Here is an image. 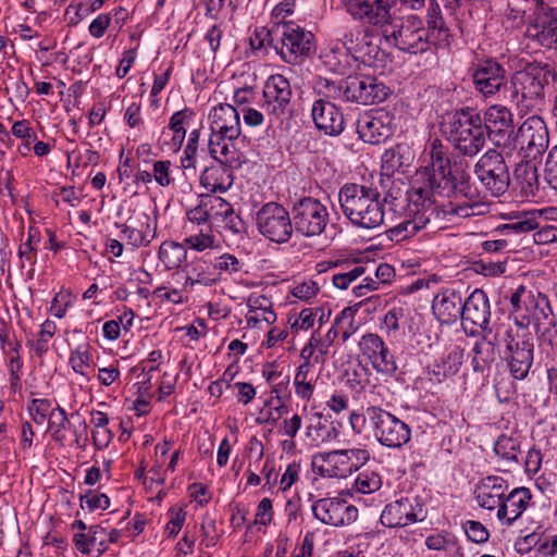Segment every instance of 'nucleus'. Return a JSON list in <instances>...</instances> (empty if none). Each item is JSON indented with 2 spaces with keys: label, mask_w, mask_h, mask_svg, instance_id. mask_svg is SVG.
<instances>
[{
  "label": "nucleus",
  "mask_w": 557,
  "mask_h": 557,
  "mask_svg": "<svg viewBox=\"0 0 557 557\" xmlns=\"http://www.w3.org/2000/svg\"><path fill=\"white\" fill-rule=\"evenodd\" d=\"M417 188L429 189L431 191L430 198L435 199V194L445 197H453L455 199L463 198L461 203L449 201L447 205H438L436 209L445 213V223L451 220V216L470 218L478 212L475 209L482 205L478 201L479 190L471 182V176L465 170L455 168L454 172L448 175L443 182L438 181L435 176H428L425 182L416 186Z\"/></svg>",
  "instance_id": "f257e3e1"
},
{
  "label": "nucleus",
  "mask_w": 557,
  "mask_h": 557,
  "mask_svg": "<svg viewBox=\"0 0 557 557\" xmlns=\"http://www.w3.org/2000/svg\"><path fill=\"white\" fill-rule=\"evenodd\" d=\"M338 201L343 214L356 227L373 230L384 222V205L376 188L356 183L344 184L338 191Z\"/></svg>",
  "instance_id": "f03ea898"
},
{
  "label": "nucleus",
  "mask_w": 557,
  "mask_h": 557,
  "mask_svg": "<svg viewBox=\"0 0 557 557\" xmlns=\"http://www.w3.org/2000/svg\"><path fill=\"white\" fill-rule=\"evenodd\" d=\"M314 91L326 98L368 106L383 102L391 90L375 76L356 74L341 79L337 84L326 78H319L314 85Z\"/></svg>",
  "instance_id": "7ed1b4c3"
},
{
  "label": "nucleus",
  "mask_w": 557,
  "mask_h": 557,
  "mask_svg": "<svg viewBox=\"0 0 557 557\" xmlns=\"http://www.w3.org/2000/svg\"><path fill=\"white\" fill-rule=\"evenodd\" d=\"M349 423L357 433L367 426L373 437L386 448H401L411 440L410 426L381 406H368L362 413L352 411Z\"/></svg>",
  "instance_id": "20e7f679"
},
{
  "label": "nucleus",
  "mask_w": 557,
  "mask_h": 557,
  "mask_svg": "<svg viewBox=\"0 0 557 557\" xmlns=\"http://www.w3.org/2000/svg\"><path fill=\"white\" fill-rule=\"evenodd\" d=\"M429 189L413 186L408 196V210L411 219L403 221L388 231L392 240L403 242L422 230L435 233L445 228V213L436 209V200L430 198Z\"/></svg>",
  "instance_id": "39448f33"
},
{
  "label": "nucleus",
  "mask_w": 557,
  "mask_h": 557,
  "mask_svg": "<svg viewBox=\"0 0 557 557\" xmlns=\"http://www.w3.org/2000/svg\"><path fill=\"white\" fill-rule=\"evenodd\" d=\"M483 124L480 113L466 107L446 115L443 133L459 154L473 158L486 143Z\"/></svg>",
  "instance_id": "423d86ee"
},
{
  "label": "nucleus",
  "mask_w": 557,
  "mask_h": 557,
  "mask_svg": "<svg viewBox=\"0 0 557 557\" xmlns=\"http://www.w3.org/2000/svg\"><path fill=\"white\" fill-rule=\"evenodd\" d=\"M272 46L287 63H297L309 57L313 50V34L294 22L275 23L267 30L257 48Z\"/></svg>",
  "instance_id": "0eeeda50"
},
{
  "label": "nucleus",
  "mask_w": 557,
  "mask_h": 557,
  "mask_svg": "<svg viewBox=\"0 0 557 557\" xmlns=\"http://www.w3.org/2000/svg\"><path fill=\"white\" fill-rule=\"evenodd\" d=\"M557 81V74L548 64L530 63L516 72L510 81V100L521 110H530L544 98V87Z\"/></svg>",
  "instance_id": "6e6552de"
},
{
  "label": "nucleus",
  "mask_w": 557,
  "mask_h": 557,
  "mask_svg": "<svg viewBox=\"0 0 557 557\" xmlns=\"http://www.w3.org/2000/svg\"><path fill=\"white\" fill-rule=\"evenodd\" d=\"M524 319L525 317H522L521 321L516 319V329L506 326L500 337L504 345V359L516 380L528 376L534 359V335Z\"/></svg>",
  "instance_id": "1a4fd4ad"
},
{
  "label": "nucleus",
  "mask_w": 557,
  "mask_h": 557,
  "mask_svg": "<svg viewBox=\"0 0 557 557\" xmlns=\"http://www.w3.org/2000/svg\"><path fill=\"white\" fill-rule=\"evenodd\" d=\"M384 36L391 46L410 54L423 53L433 44L429 30L416 15L396 20L391 27L384 29Z\"/></svg>",
  "instance_id": "9d476101"
},
{
  "label": "nucleus",
  "mask_w": 557,
  "mask_h": 557,
  "mask_svg": "<svg viewBox=\"0 0 557 557\" xmlns=\"http://www.w3.org/2000/svg\"><path fill=\"white\" fill-rule=\"evenodd\" d=\"M525 38L547 48L557 50V8H552L544 0L528 3Z\"/></svg>",
  "instance_id": "9b49d317"
},
{
  "label": "nucleus",
  "mask_w": 557,
  "mask_h": 557,
  "mask_svg": "<svg viewBox=\"0 0 557 557\" xmlns=\"http://www.w3.org/2000/svg\"><path fill=\"white\" fill-rule=\"evenodd\" d=\"M293 227L305 237H315L324 233L330 214L319 199L306 196L297 199L292 207Z\"/></svg>",
  "instance_id": "f8f14e48"
},
{
  "label": "nucleus",
  "mask_w": 557,
  "mask_h": 557,
  "mask_svg": "<svg viewBox=\"0 0 557 557\" xmlns=\"http://www.w3.org/2000/svg\"><path fill=\"white\" fill-rule=\"evenodd\" d=\"M474 174L494 197L504 195L510 186L509 169L504 156L496 149L485 151L474 165Z\"/></svg>",
  "instance_id": "ddd939ff"
},
{
  "label": "nucleus",
  "mask_w": 557,
  "mask_h": 557,
  "mask_svg": "<svg viewBox=\"0 0 557 557\" xmlns=\"http://www.w3.org/2000/svg\"><path fill=\"white\" fill-rule=\"evenodd\" d=\"M258 231L271 242L287 243L294 232L293 214L277 202H268L257 212Z\"/></svg>",
  "instance_id": "4468645a"
},
{
  "label": "nucleus",
  "mask_w": 557,
  "mask_h": 557,
  "mask_svg": "<svg viewBox=\"0 0 557 557\" xmlns=\"http://www.w3.org/2000/svg\"><path fill=\"white\" fill-rule=\"evenodd\" d=\"M293 90L289 81L282 74L271 75L263 87V108L270 124L282 122L293 114Z\"/></svg>",
  "instance_id": "2eb2a0df"
},
{
  "label": "nucleus",
  "mask_w": 557,
  "mask_h": 557,
  "mask_svg": "<svg viewBox=\"0 0 557 557\" xmlns=\"http://www.w3.org/2000/svg\"><path fill=\"white\" fill-rule=\"evenodd\" d=\"M485 138L497 148L511 151L515 149V125L512 113L504 106H492L481 116Z\"/></svg>",
  "instance_id": "dca6fc26"
},
{
  "label": "nucleus",
  "mask_w": 557,
  "mask_h": 557,
  "mask_svg": "<svg viewBox=\"0 0 557 557\" xmlns=\"http://www.w3.org/2000/svg\"><path fill=\"white\" fill-rule=\"evenodd\" d=\"M461 325L468 336H478L491 330V305L487 294L480 288L474 289L463 301Z\"/></svg>",
  "instance_id": "f3484780"
},
{
  "label": "nucleus",
  "mask_w": 557,
  "mask_h": 557,
  "mask_svg": "<svg viewBox=\"0 0 557 557\" xmlns=\"http://www.w3.org/2000/svg\"><path fill=\"white\" fill-rule=\"evenodd\" d=\"M549 144L546 123L539 115L529 116L515 135V149L519 147L525 158L536 159L542 156Z\"/></svg>",
  "instance_id": "a211bd4d"
},
{
  "label": "nucleus",
  "mask_w": 557,
  "mask_h": 557,
  "mask_svg": "<svg viewBox=\"0 0 557 557\" xmlns=\"http://www.w3.org/2000/svg\"><path fill=\"white\" fill-rule=\"evenodd\" d=\"M509 300L512 312L518 314L515 320L521 321L522 317H525L524 322L528 321V325L531 318L539 321L540 319H547L553 313L548 297L540 292L534 293L524 285L518 286L510 295Z\"/></svg>",
  "instance_id": "6ab92c4d"
},
{
  "label": "nucleus",
  "mask_w": 557,
  "mask_h": 557,
  "mask_svg": "<svg viewBox=\"0 0 557 557\" xmlns=\"http://www.w3.org/2000/svg\"><path fill=\"white\" fill-rule=\"evenodd\" d=\"M394 115L383 109L364 112L356 122L359 138L371 145L384 143L394 134Z\"/></svg>",
  "instance_id": "aec40b11"
},
{
  "label": "nucleus",
  "mask_w": 557,
  "mask_h": 557,
  "mask_svg": "<svg viewBox=\"0 0 557 557\" xmlns=\"http://www.w3.org/2000/svg\"><path fill=\"white\" fill-rule=\"evenodd\" d=\"M471 79L475 91L485 98L507 88V71L494 59L478 62L471 69Z\"/></svg>",
  "instance_id": "412c9836"
},
{
  "label": "nucleus",
  "mask_w": 557,
  "mask_h": 557,
  "mask_svg": "<svg viewBox=\"0 0 557 557\" xmlns=\"http://www.w3.org/2000/svg\"><path fill=\"white\" fill-rule=\"evenodd\" d=\"M312 513L323 524L344 527L355 522L358 509L341 497H325L313 502Z\"/></svg>",
  "instance_id": "4be33fe9"
},
{
  "label": "nucleus",
  "mask_w": 557,
  "mask_h": 557,
  "mask_svg": "<svg viewBox=\"0 0 557 557\" xmlns=\"http://www.w3.org/2000/svg\"><path fill=\"white\" fill-rule=\"evenodd\" d=\"M426 516L423 504L418 497H401L385 506L381 513V523L387 528H401L417 521H423Z\"/></svg>",
  "instance_id": "5701e85b"
},
{
  "label": "nucleus",
  "mask_w": 557,
  "mask_h": 557,
  "mask_svg": "<svg viewBox=\"0 0 557 557\" xmlns=\"http://www.w3.org/2000/svg\"><path fill=\"white\" fill-rule=\"evenodd\" d=\"M311 107V117L315 127L325 135L336 137L345 129V119L342 110L337 108L331 98L318 95Z\"/></svg>",
  "instance_id": "b1692460"
},
{
  "label": "nucleus",
  "mask_w": 557,
  "mask_h": 557,
  "mask_svg": "<svg viewBox=\"0 0 557 557\" xmlns=\"http://www.w3.org/2000/svg\"><path fill=\"white\" fill-rule=\"evenodd\" d=\"M359 347L362 355L370 360L376 372L385 375H394L396 373L397 364L395 357L377 334H364L359 342Z\"/></svg>",
  "instance_id": "393cba45"
},
{
  "label": "nucleus",
  "mask_w": 557,
  "mask_h": 557,
  "mask_svg": "<svg viewBox=\"0 0 557 557\" xmlns=\"http://www.w3.org/2000/svg\"><path fill=\"white\" fill-rule=\"evenodd\" d=\"M505 327V325L497 326L494 334L492 330L481 333L483 334L482 337L476 341L472 348V367L474 372L483 373L491 369L499 352L498 346L503 345L500 337Z\"/></svg>",
  "instance_id": "a878e982"
},
{
  "label": "nucleus",
  "mask_w": 557,
  "mask_h": 557,
  "mask_svg": "<svg viewBox=\"0 0 557 557\" xmlns=\"http://www.w3.org/2000/svg\"><path fill=\"white\" fill-rule=\"evenodd\" d=\"M211 136H224L235 140L240 135V111L228 103L215 106L211 113Z\"/></svg>",
  "instance_id": "bb28decb"
},
{
  "label": "nucleus",
  "mask_w": 557,
  "mask_h": 557,
  "mask_svg": "<svg viewBox=\"0 0 557 557\" xmlns=\"http://www.w3.org/2000/svg\"><path fill=\"white\" fill-rule=\"evenodd\" d=\"M509 488L508 482L496 475L483 478L475 486V498L478 504L487 510H494L502 506L506 492Z\"/></svg>",
  "instance_id": "cd10ccee"
},
{
  "label": "nucleus",
  "mask_w": 557,
  "mask_h": 557,
  "mask_svg": "<svg viewBox=\"0 0 557 557\" xmlns=\"http://www.w3.org/2000/svg\"><path fill=\"white\" fill-rule=\"evenodd\" d=\"M532 499L531 491L527 487H516L505 496L497 510V519L503 525H512L525 511Z\"/></svg>",
  "instance_id": "c85d7f7f"
},
{
  "label": "nucleus",
  "mask_w": 557,
  "mask_h": 557,
  "mask_svg": "<svg viewBox=\"0 0 557 557\" xmlns=\"http://www.w3.org/2000/svg\"><path fill=\"white\" fill-rule=\"evenodd\" d=\"M312 465L322 476L346 478L352 473L343 449L318 454Z\"/></svg>",
  "instance_id": "c756f323"
},
{
  "label": "nucleus",
  "mask_w": 557,
  "mask_h": 557,
  "mask_svg": "<svg viewBox=\"0 0 557 557\" xmlns=\"http://www.w3.org/2000/svg\"><path fill=\"white\" fill-rule=\"evenodd\" d=\"M461 295L453 289L438 293L432 302V310L441 323L450 324L461 318L462 311Z\"/></svg>",
  "instance_id": "7c9ffc66"
},
{
  "label": "nucleus",
  "mask_w": 557,
  "mask_h": 557,
  "mask_svg": "<svg viewBox=\"0 0 557 557\" xmlns=\"http://www.w3.org/2000/svg\"><path fill=\"white\" fill-rule=\"evenodd\" d=\"M185 287L201 285L212 286L218 282L213 261L206 258H198L185 264Z\"/></svg>",
  "instance_id": "2f4dec72"
},
{
  "label": "nucleus",
  "mask_w": 557,
  "mask_h": 557,
  "mask_svg": "<svg viewBox=\"0 0 557 557\" xmlns=\"http://www.w3.org/2000/svg\"><path fill=\"white\" fill-rule=\"evenodd\" d=\"M232 169L221 163L207 166L200 175V184L211 193H225L233 184Z\"/></svg>",
  "instance_id": "473e14b6"
},
{
  "label": "nucleus",
  "mask_w": 557,
  "mask_h": 557,
  "mask_svg": "<svg viewBox=\"0 0 557 557\" xmlns=\"http://www.w3.org/2000/svg\"><path fill=\"white\" fill-rule=\"evenodd\" d=\"M233 141L224 136H211L209 152L218 163L238 169L242 165V159Z\"/></svg>",
  "instance_id": "72a5a7b5"
},
{
  "label": "nucleus",
  "mask_w": 557,
  "mask_h": 557,
  "mask_svg": "<svg viewBox=\"0 0 557 557\" xmlns=\"http://www.w3.org/2000/svg\"><path fill=\"white\" fill-rule=\"evenodd\" d=\"M395 0H370L367 8L359 11L355 18L367 20L370 24L391 27L396 21L392 18L391 9Z\"/></svg>",
  "instance_id": "f704fd0d"
},
{
  "label": "nucleus",
  "mask_w": 557,
  "mask_h": 557,
  "mask_svg": "<svg viewBox=\"0 0 557 557\" xmlns=\"http://www.w3.org/2000/svg\"><path fill=\"white\" fill-rule=\"evenodd\" d=\"M339 40L347 52L356 58L371 55L373 50L370 35L360 27L345 32Z\"/></svg>",
  "instance_id": "c9c22d12"
},
{
  "label": "nucleus",
  "mask_w": 557,
  "mask_h": 557,
  "mask_svg": "<svg viewBox=\"0 0 557 557\" xmlns=\"http://www.w3.org/2000/svg\"><path fill=\"white\" fill-rule=\"evenodd\" d=\"M516 188L523 199L534 198L539 191V174L535 166L531 164L520 165L515 171Z\"/></svg>",
  "instance_id": "e433bc0d"
},
{
  "label": "nucleus",
  "mask_w": 557,
  "mask_h": 557,
  "mask_svg": "<svg viewBox=\"0 0 557 557\" xmlns=\"http://www.w3.org/2000/svg\"><path fill=\"white\" fill-rule=\"evenodd\" d=\"M430 157L433 170V174L430 176H435L438 181L443 182L454 172L447 150L438 138L434 139L431 144Z\"/></svg>",
  "instance_id": "4c0bfd02"
},
{
  "label": "nucleus",
  "mask_w": 557,
  "mask_h": 557,
  "mask_svg": "<svg viewBox=\"0 0 557 557\" xmlns=\"http://www.w3.org/2000/svg\"><path fill=\"white\" fill-rule=\"evenodd\" d=\"M158 258L165 269H177L187 258L186 246L184 243L163 242L159 248Z\"/></svg>",
  "instance_id": "58836bf2"
},
{
  "label": "nucleus",
  "mask_w": 557,
  "mask_h": 557,
  "mask_svg": "<svg viewBox=\"0 0 557 557\" xmlns=\"http://www.w3.org/2000/svg\"><path fill=\"white\" fill-rule=\"evenodd\" d=\"M428 27L429 36L432 42L444 40L448 37V28L442 16L438 3L432 0L428 8Z\"/></svg>",
  "instance_id": "ea45409f"
},
{
  "label": "nucleus",
  "mask_w": 557,
  "mask_h": 557,
  "mask_svg": "<svg viewBox=\"0 0 557 557\" xmlns=\"http://www.w3.org/2000/svg\"><path fill=\"white\" fill-rule=\"evenodd\" d=\"M327 420L323 419L321 413H314L310 419V424L307 426V436L312 443L329 442L337 436V431L334 426L326 424Z\"/></svg>",
  "instance_id": "a19ab883"
},
{
  "label": "nucleus",
  "mask_w": 557,
  "mask_h": 557,
  "mask_svg": "<svg viewBox=\"0 0 557 557\" xmlns=\"http://www.w3.org/2000/svg\"><path fill=\"white\" fill-rule=\"evenodd\" d=\"M409 158L405 156L401 147L386 149L382 154V170L387 176L400 171L405 173V168L409 165Z\"/></svg>",
  "instance_id": "79ce46f5"
},
{
  "label": "nucleus",
  "mask_w": 557,
  "mask_h": 557,
  "mask_svg": "<svg viewBox=\"0 0 557 557\" xmlns=\"http://www.w3.org/2000/svg\"><path fill=\"white\" fill-rule=\"evenodd\" d=\"M310 368L308 363H301L296 371L294 376V386L296 395L304 399L309 400L314 391V384L312 377H309Z\"/></svg>",
  "instance_id": "37998d69"
},
{
  "label": "nucleus",
  "mask_w": 557,
  "mask_h": 557,
  "mask_svg": "<svg viewBox=\"0 0 557 557\" xmlns=\"http://www.w3.org/2000/svg\"><path fill=\"white\" fill-rule=\"evenodd\" d=\"M494 451L497 456L508 462H518L520 445L515 438L502 435L494 445Z\"/></svg>",
  "instance_id": "c03bdc74"
},
{
  "label": "nucleus",
  "mask_w": 557,
  "mask_h": 557,
  "mask_svg": "<svg viewBox=\"0 0 557 557\" xmlns=\"http://www.w3.org/2000/svg\"><path fill=\"white\" fill-rule=\"evenodd\" d=\"M357 309L352 307L344 308L335 318V326L342 332L343 342H346L358 330L355 323Z\"/></svg>",
  "instance_id": "a18cd8bd"
},
{
  "label": "nucleus",
  "mask_w": 557,
  "mask_h": 557,
  "mask_svg": "<svg viewBox=\"0 0 557 557\" xmlns=\"http://www.w3.org/2000/svg\"><path fill=\"white\" fill-rule=\"evenodd\" d=\"M104 533V529L99 525H91L88 534L79 532L74 534L73 542L76 549L82 554H89L90 547L98 541L99 535Z\"/></svg>",
  "instance_id": "49530a36"
},
{
  "label": "nucleus",
  "mask_w": 557,
  "mask_h": 557,
  "mask_svg": "<svg viewBox=\"0 0 557 557\" xmlns=\"http://www.w3.org/2000/svg\"><path fill=\"white\" fill-rule=\"evenodd\" d=\"M121 232L123 233V238L127 240V244L132 245L133 247H145L150 244V242L154 237V228L152 227H145V230H136L134 227L126 228V227H120Z\"/></svg>",
  "instance_id": "de8ad7c7"
},
{
  "label": "nucleus",
  "mask_w": 557,
  "mask_h": 557,
  "mask_svg": "<svg viewBox=\"0 0 557 557\" xmlns=\"http://www.w3.org/2000/svg\"><path fill=\"white\" fill-rule=\"evenodd\" d=\"M356 490L362 494H371L382 486L381 476L370 470L360 472L355 481Z\"/></svg>",
  "instance_id": "09e8293b"
},
{
  "label": "nucleus",
  "mask_w": 557,
  "mask_h": 557,
  "mask_svg": "<svg viewBox=\"0 0 557 557\" xmlns=\"http://www.w3.org/2000/svg\"><path fill=\"white\" fill-rule=\"evenodd\" d=\"M216 238L212 234L211 225H207L206 234H191L184 239L185 246L197 251L215 247Z\"/></svg>",
  "instance_id": "8fccbe9b"
},
{
  "label": "nucleus",
  "mask_w": 557,
  "mask_h": 557,
  "mask_svg": "<svg viewBox=\"0 0 557 557\" xmlns=\"http://www.w3.org/2000/svg\"><path fill=\"white\" fill-rule=\"evenodd\" d=\"M537 227V222L533 218H520L517 221H513L511 223H506L503 225L497 226L495 232L502 233V234H522L528 233Z\"/></svg>",
  "instance_id": "3c124183"
},
{
  "label": "nucleus",
  "mask_w": 557,
  "mask_h": 557,
  "mask_svg": "<svg viewBox=\"0 0 557 557\" xmlns=\"http://www.w3.org/2000/svg\"><path fill=\"white\" fill-rule=\"evenodd\" d=\"M57 325L50 320H46L38 332L37 338L33 342V348L38 355L45 354L49 348V341L54 335Z\"/></svg>",
  "instance_id": "603ef678"
},
{
  "label": "nucleus",
  "mask_w": 557,
  "mask_h": 557,
  "mask_svg": "<svg viewBox=\"0 0 557 557\" xmlns=\"http://www.w3.org/2000/svg\"><path fill=\"white\" fill-rule=\"evenodd\" d=\"M81 507L85 506L89 511H95L98 509L106 510L110 506V498L102 493H98L97 491H88L86 494L81 495L79 497Z\"/></svg>",
  "instance_id": "864d4df0"
},
{
  "label": "nucleus",
  "mask_w": 557,
  "mask_h": 557,
  "mask_svg": "<svg viewBox=\"0 0 557 557\" xmlns=\"http://www.w3.org/2000/svg\"><path fill=\"white\" fill-rule=\"evenodd\" d=\"M211 222L221 221L233 208L231 203L221 197H209L206 199Z\"/></svg>",
  "instance_id": "5fc2aeb1"
},
{
  "label": "nucleus",
  "mask_w": 557,
  "mask_h": 557,
  "mask_svg": "<svg viewBox=\"0 0 557 557\" xmlns=\"http://www.w3.org/2000/svg\"><path fill=\"white\" fill-rule=\"evenodd\" d=\"M463 361V349L455 346L450 349L447 355L441 360L443 368L446 370L449 376L455 375Z\"/></svg>",
  "instance_id": "6e6d98bb"
},
{
  "label": "nucleus",
  "mask_w": 557,
  "mask_h": 557,
  "mask_svg": "<svg viewBox=\"0 0 557 557\" xmlns=\"http://www.w3.org/2000/svg\"><path fill=\"white\" fill-rule=\"evenodd\" d=\"M50 400L44 398H35L30 401L28 406L32 419L37 424H42L46 421L47 417H50Z\"/></svg>",
  "instance_id": "4d7b16f0"
},
{
  "label": "nucleus",
  "mask_w": 557,
  "mask_h": 557,
  "mask_svg": "<svg viewBox=\"0 0 557 557\" xmlns=\"http://www.w3.org/2000/svg\"><path fill=\"white\" fill-rule=\"evenodd\" d=\"M463 530L468 539L473 543H485L488 540V531L479 521L468 520L463 523Z\"/></svg>",
  "instance_id": "13d9d810"
},
{
  "label": "nucleus",
  "mask_w": 557,
  "mask_h": 557,
  "mask_svg": "<svg viewBox=\"0 0 557 557\" xmlns=\"http://www.w3.org/2000/svg\"><path fill=\"white\" fill-rule=\"evenodd\" d=\"M367 268L364 265H356L348 272L334 274L332 282L335 287L339 289H347L348 286L366 273Z\"/></svg>",
  "instance_id": "bf43d9fd"
},
{
  "label": "nucleus",
  "mask_w": 557,
  "mask_h": 557,
  "mask_svg": "<svg viewBox=\"0 0 557 557\" xmlns=\"http://www.w3.org/2000/svg\"><path fill=\"white\" fill-rule=\"evenodd\" d=\"M318 311L312 308L302 309L295 318L289 317L288 323L295 330H309L313 326Z\"/></svg>",
  "instance_id": "052dcab7"
},
{
  "label": "nucleus",
  "mask_w": 557,
  "mask_h": 557,
  "mask_svg": "<svg viewBox=\"0 0 557 557\" xmlns=\"http://www.w3.org/2000/svg\"><path fill=\"white\" fill-rule=\"evenodd\" d=\"M195 115L194 111L185 108L181 111L175 112L171 117L169 122V128L173 133H182L186 134L185 125L189 124V121Z\"/></svg>",
  "instance_id": "680f3d73"
},
{
  "label": "nucleus",
  "mask_w": 557,
  "mask_h": 557,
  "mask_svg": "<svg viewBox=\"0 0 557 557\" xmlns=\"http://www.w3.org/2000/svg\"><path fill=\"white\" fill-rule=\"evenodd\" d=\"M213 265L215 268L218 278L222 272L235 273L240 270L239 260L230 253H223L222 256L218 257L215 261H213Z\"/></svg>",
  "instance_id": "e2e57ef3"
},
{
  "label": "nucleus",
  "mask_w": 557,
  "mask_h": 557,
  "mask_svg": "<svg viewBox=\"0 0 557 557\" xmlns=\"http://www.w3.org/2000/svg\"><path fill=\"white\" fill-rule=\"evenodd\" d=\"M455 536L448 532H440L430 534L425 539V546L433 550H446L450 545H454Z\"/></svg>",
  "instance_id": "0e129e2a"
},
{
  "label": "nucleus",
  "mask_w": 557,
  "mask_h": 557,
  "mask_svg": "<svg viewBox=\"0 0 557 557\" xmlns=\"http://www.w3.org/2000/svg\"><path fill=\"white\" fill-rule=\"evenodd\" d=\"M171 162L159 160L153 163L152 178L162 187L169 186L173 178L170 174Z\"/></svg>",
  "instance_id": "69168bd1"
},
{
  "label": "nucleus",
  "mask_w": 557,
  "mask_h": 557,
  "mask_svg": "<svg viewBox=\"0 0 557 557\" xmlns=\"http://www.w3.org/2000/svg\"><path fill=\"white\" fill-rule=\"evenodd\" d=\"M343 450L346 458H348V463L352 472L357 471L370 459V453L364 448H350Z\"/></svg>",
  "instance_id": "338daca9"
},
{
  "label": "nucleus",
  "mask_w": 557,
  "mask_h": 557,
  "mask_svg": "<svg viewBox=\"0 0 557 557\" xmlns=\"http://www.w3.org/2000/svg\"><path fill=\"white\" fill-rule=\"evenodd\" d=\"M546 181L550 187L557 190V146L554 147L545 162Z\"/></svg>",
  "instance_id": "774afa93"
}]
</instances>
